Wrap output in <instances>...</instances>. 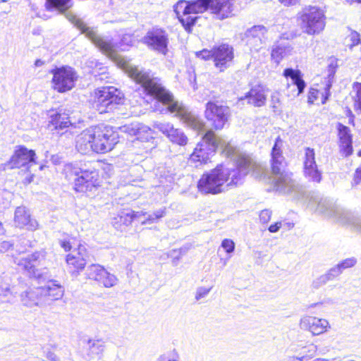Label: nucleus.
I'll return each mask as SVG.
<instances>
[{"label": "nucleus", "mask_w": 361, "mask_h": 361, "mask_svg": "<svg viewBox=\"0 0 361 361\" xmlns=\"http://www.w3.org/2000/svg\"><path fill=\"white\" fill-rule=\"evenodd\" d=\"M300 328L310 331L314 335H319L329 328V322L324 319L305 316L300 319Z\"/></svg>", "instance_id": "nucleus-25"}, {"label": "nucleus", "mask_w": 361, "mask_h": 361, "mask_svg": "<svg viewBox=\"0 0 361 361\" xmlns=\"http://www.w3.org/2000/svg\"><path fill=\"white\" fill-rule=\"evenodd\" d=\"M205 117L216 130H221L231 116L230 108L218 102L209 101L206 104Z\"/></svg>", "instance_id": "nucleus-15"}, {"label": "nucleus", "mask_w": 361, "mask_h": 361, "mask_svg": "<svg viewBox=\"0 0 361 361\" xmlns=\"http://www.w3.org/2000/svg\"><path fill=\"white\" fill-rule=\"evenodd\" d=\"M105 348L104 342L101 339H88L87 341V361L96 356L101 357Z\"/></svg>", "instance_id": "nucleus-35"}, {"label": "nucleus", "mask_w": 361, "mask_h": 361, "mask_svg": "<svg viewBox=\"0 0 361 361\" xmlns=\"http://www.w3.org/2000/svg\"><path fill=\"white\" fill-rule=\"evenodd\" d=\"M40 288L44 302L47 298L52 301L61 299L65 292L63 286L56 280H49L47 285Z\"/></svg>", "instance_id": "nucleus-31"}, {"label": "nucleus", "mask_w": 361, "mask_h": 361, "mask_svg": "<svg viewBox=\"0 0 361 361\" xmlns=\"http://www.w3.org/2000/svg\"><path fill=\"white\" fill-rule=\"evenodd\" d=\"M142 42L149 49L159 54L166 55L169 51V34L164 28L158 26L149 29L142 37Z\"/></svg>", "instance_id": "nucleus-14"}, {"label": "nucleus", "mask_w": 361, "mask_h": 361, "mask_svg": "<svg viewBox=\"0 0 361 361\" xmlns=\"http://www.w3.org/2000/svg\"><path fill=\"white\" fill-rule=\"evenodd\" d=\"M85 274L89 279L97 281L105 288H111L118 282V279L115 275L98 264H92L89 266L86 269Z\"/></svg>", "instance_id": "nucleus-18"}, {"label": "nucleus", "mask_w": 361, "mask_h": 361, "mask_svg": "<svg viewBox=\"0 0 361 361\" xmlns=\"http://www.w3.org/2000/svg\"><path fill=\"white\" fill-rule=\"evenodd\" d=\"M342 274V271L336 264L334 267L328 270L324 274L327 276L329 281H333L338 277Z\"/></svg>", "instance_id": "nucleus-44"}, {"label": "nucleus", "mask_w": 361, "mask_h": 361, "mask_svg": "<svg viewBox=\"0 0 361 361\" xmlns=\"http://www.w3.org/2000/svg\"><path fill=\"white\" fill-rule=\"evenodd\" d=\"M166 216V207H164V208H161V209H159L157 211H155L153 214H149L147 218L142 222V224H152V223H154L156 221H157L158 220H159L160 219H161L162 217L165 216Z\"/></svg>", "instance_id": "nucleus-40"}, {"label": "nucleus", "mask_w": 361, "mask_h": 361, "mask_svg": "<svg viewBox=\"0 0 361 361\" xmlns=\"http://www.w3.org/2000/svg\"><path fill=\"white\" fill-rule=\"evenodd\" d=\"M202 13L209 11L216 19L223 20L233 16L234 0H200Z\"/></svg>", "instance_id": "nucleus-16"}, {"label": "nucleus", "mask_w": 361, "mask_h": 361, "mask_svg": "<svg viewBox=\"0 0 361 361\" xmlns=\"http://www.w3.org/2000/svg\"><path fill=\"white\" fill-rule=\"evenodd\" d=\"M36 154L35 150L30 149L24 145L16 147L13 155L11 157L7 165L11 169L25 167L27 169L35 163Z\"/></svg>", "instance_id": "nucleus-17"}, {"label": "nucleus", "mask_w": 361, "mask_h": 361, "mask_svg": "<svg viewBox=\"0 0 361 361\" xmlns=\"http://www.w3.org/2000/svg\"><path fill=\"white\" fill-rule=\"evenodd\" d=\"M281 4L286 6H293L298 4L300 0H279Z\"/></svg>", "instance_id": "nucleus-57"}, {"label": "nucleus", "mask_w": 361, "mask_h": 361, "mask_svg": "<svg viewBox=\"0 0 361 361\" xmlns=\"http://www.w3.org/2000/svg\"><path fill=\"white\" fill-rule=\"evenodd\" d=\"M88 253L84 245H78L71 253L67 255L66 260L69 271L77 276L85 267L88 259Z\"/></svg>", "instance_id": "nucleus-19"}, {"label": "nucleus", "mask_w": 361, "mask_h": 361, "mask_svg": "<svg viewBox=\"0 0 361 361\" xmlns=\"http://www.w3.org/2000/svg\"><path fill=\"white\" fill-rule=\"evenodd\" d=\"M350 37L353 46L357 45L360 42V35L355 31L351 32Z\"/></svg>", "instance_id": "nucleus-54"}, {"label": "nucleus", "mask_w": 361, "mask_h": 361, "mask_svg": "<svg viewBox=\"0 0 361 361\" xmlns=\"http://www.w3.org/2000/svg\"><path fill=\"white\" fill-rule=\"evenodd\" d=\"M44 64V62L42 61L41 59H37L35 62V66L36 67L42 66Z\"/></svg>", "instance_id": "nucleus-63"}, {"label": "nucleus", "mask_w": 361, "mask_h": 361, "mask_svg": "<svg viewBox=\"0 0 361 361\" xmlns=\"http://www.w3.org/2000/svg\"><path fill=\"white\" fill-rule=\"evenodd\" d=\"M283 75L287 79L290 78L292 84L296 86L298 90L296 96H299L304 92L306 82L303 80L302 74L300 70L287 68L283 70Z\"/></svg>", "instance_id": "nucleus-33"}, {"label": "nucleus", "mask_w": 361, "mask_h": 361, "mask_svg": "<svg viewBox=\"0 0 361 361\" xmlns=\"http://www.w3.org/2000/svg\"><path fill=\"white\" fill-rule=\"evenodd\" d=\"M283 145V141L279 136L276 138L271 149V171L275 176L274 187L280 193L300 199L304 197L305 190L293 178V173L286 169V161L282 152Z\"/></svg>", "instance_id": "nucleus-2"}, {"label": "nucleus", "mask_w": 361, "mask_h": 361, "mask_svg": "<svg viewBox=\"0 0 361 361\" xmlns=\"http://www.w3.org/2000/svg\"><path fill=\"white\" fill-rule=\"evenodd\" d=\"M33 178H34V175L30 174L24 178L23 183L30 184V183H32L33 181Z\"/></svg>", "instance_id": "nucleus-61"}, {"label": "nucleus", "mask_w": 361, "mask_h": 361, "mask_svg": "<svg viewBox=\"0 0 361 361\" xmlns=\"http://www.w3.org/2000/svg\"><path fill=\"white\" fill-rule=\"evenodd\" d=\"M300 27L309 35L320 34L326 26L324 11L315 6H307L298 13Z\"/></svg>", "instance_id": "nucleus-5"}, {"label": "nucleus", "mask_w": 361, "mask_h": 361, "mask_svg": "<svg viewBox=\"0 0 361 361\" xmlns=\"http://www.w3.org/2000/svg\"><path fill=\"white\" fill-rule=\"evenodd\" d=\"M94 152L106 153L114 149L118 142V134L109 126H92Z\"/></svg>", "instance_id": "nucleus-10"}, {"label": "nucleus", "mask_w": 361, "mask_h": 361, "mask_svg": "<svg viewBox=\"0 0 361 361\" xmlns=\"http://www.w3.org/2000/svg\"><path fill=\"white\" fill-rule=\"evenodd\" d=\"M124 96L118 88L113 86L102 87L95 91L93 107L99 113L112 111L122 104Z\"/></svg>", "instance_id": "nucleus-8"}, {"label": "nucleus", "mask_w": 361, "mask_h": 361, "mask_svg": "<svg viewBox=\"0 0 361 361\" xmlns=\"http://www.w3.org/2000/svg\"><path fill=\"white\" fill-rule=\"evenodd\" d=\"M77 176L75 179L74 189L79 192L92 191L98 185L99 174L91 162H80L72 169Z\"/></svg>", "instance_id": "nucleus-7"}, {"label": "nucleus", "mask_w": 361, "mask_h": 361, "mask_svg": "<svg viewBox=\"0 0 361 361\" xmlns=\"http://www.w3.org/2000/svg\"><path fill=\"white\" fill-rule=\"evenodd\" d=\"M251 167L252 161L245 156L239 157L232 167L226 168L221 166L222 176L227 183L226 188L241 185Z\"/></svg>", "instance_id": "nucleus-9"}, {"label": "nucleus", "mask_w": 361, "mask_h": 361, "mask_svg": "<svg viewBox=\"0 0 361 361\" xmlns=\"http://www.w3.org/2000/svg\"><path fill=\"white\" fill-rule=\"evenodd\" d=\"M179 22L182 24L185 30L188 32H190L192 30V27L195 25L198 17H192L188 15L185 18L183 16L178 18Z\"/></svg>", "instance_id": "nucleus-38"}, {"label": "nucleus", "mask_w": 361, "mask_h": 361, "mask_svg": "<svg viewBox=\"0 0 361 361\" xmlns=\"http://www.w3.org/2000/svg\"><path fill=\"white\" fill-rule=\"evenodd\" d=\"M233 57V49L227 44H222L213 48V61L220 71H224L230 66Z\"/></svg>", "instance_id": "nucleus-21"}, {"label": "nucleus", "mask_w": 361, "mask_h": 361, "mask_svg": "<svg viewBox=\"0 0 361 361\" xmlns=\"http://www.w3.org/2000/svg\"><path fill=\"white\" fill-rule=\"evenodd\" d=\"M329 281H330L328 279L327 276L325 274H322L313 280L311 286L313 289L317 290L326 284Z\"/></svg>", "instance_id": "nucleus-43"}, {"label": "nucleus", "mask_w": 361, "mask_h": 361, "mask_svg": "<svg viewBox=\"0 0 361 361\" xmlns=\"http://www.w3.org/2000/svg\"><path fill=\"white\" fill-rule=\"evenodd\" d=\"M135 130V131L134 132V134L137 135L139 139L142 138V133H146V137L145 139L147 140L154 138L152 129L146 126L138 124Z\"/></svg>", "instance_id": "nucleus-39"}, {"label": "nucleus", "mask_w": 361, "mask_h": 361, "mask_svg": "<svg viewBox=\"0 0 361 361\" xmlns=\"http://www.w3.org/2000/svg\"><path fill=\"white\" fill-rule=\"evenodd\" d=\"M353 89L355 91V96L354 97L355 106L356 109L361 112V82H355L353 84Z\"/></svg>", "instance_id": "nucleus-41"}, {"label": "nucleus", "mask_w": 361, "mask_h": 361, "mask_svg": "<svg viewBox=\"0 0 361 361\" xmlns=\"http://www.w3.org/2000/svg\"><path fill=\"white\" fill-rule=\"evenodd\" d=\"M308 198V207L311 210L332 218L340 224L351 226L361 232V216L341 207L332 199L323 197L317 192H310Z\"/></svg>", "instance_id": "nucleus-3"}, {"label": "nucleus", "mask_w": 361, "mask_h": 361, "mask_svg": "<svg viewBox=\"0 0 361 361\" xmlns=\"http://www.w3.org/2000/svg\"><path fill=\"white\" fill-rule=\"evenodd\" d=\"M157 361H179L177 358L168 359L166 355H161Z\"/></svg>", "instance_id": "nucleus-59"}, {"label": "nucleus", "mask_w": 361, "mask_h": 361, "mask_svg": "<svg viewBox=\"0 0 361 361\" xmlns=\"http://www.w3.org/2000/svg\"><path fill=\"white\" fill-rule=\"evenodd\" d=\"M126 71L134 81L141 85L147 94L153 97L158 102L166 106L168 111L175 114L187 126L200 131L204 128L202 119L195 114L189 111L182 104L176 101L173 94L160 82V79L154 76L149 71L139 68L137 66L127 65Z\"/></svg>", "instance_id": "nucleus-1"}, {"label": "nucleus", "mask_w": 361, "mask_h": 361, "mask_svg": "<svg viewBox=\"0 0 361 361\" xmlns=\"http://www.w3.org/2000/svg\"><path fill=\"white\" fill-rule=\"evenodd\" d=\"M281 227V222L279 221V222H276V223L270 225L269 227L268 228V230L271 233H276V232L279 231V230L280 229Z\"/></svg>", "instance_id": "nucleus-56"}, {"label": "nucleus", "mask_w": 361, "mask_h": 361, "mask_svg": "<svg viewBox=\"0 0 361 361\" xmlns=\"http://www.w3.org/2000/svg\"><path fill=\"white\" fill-rule=\"evenodd\" d=\"M356 263L357 259L354 257H350L342 260L338 264V266L343 272L345 269L354 267Z\"/></svg>", "instance_id": "nucleus-45"}, {"label": "nucleus", "mask_w": 361, "mask_h": 361, "mask_svg": "<svg viewBox=\"0 0 361 361\" xmlns=\"http://www.w3.org/2000/svg\"><path fill=\"white\" fill-rule=\"evenodd\" d=\"M292 49L293 48L288 42L274 44L271 50V59L279 64L284 57L290 54Z\"/></svg>", "instance_id": "nucleus-34"}, {"label": "nucleus", "mask_w": 361, "mask_h": 361, "mask_svg": "<svg viewBox=\"0 0 361 361\" xmlns=\"http://www.w3.org/2000/svg\"><path fill=\"white\" fill-rule=\"evenodd\" d=\"M330 96H331V92H326V90H324V92L322 93V103L323 104H325L327 102V100L329 99Z\"/></svg>", "instance_id": "nucleus-60"}, {"label": "nucleus", "mask_w": 361, "mask_h": 361, "mask_svg": "<svg viewBox=\"0 0 361 361\" xmlns=\"http://www.w3.org/2000/svg\"><path fill=\"white\" fill-rule=\"evenodd\" d=\"M221 247L225 250V251L228 253H232L235 250V243L231 239H224L221 242Z\"/></svg>", "instance_id": "nucleus-46"}, {"label": "nucleus", "mask_w": 361, "mask_h": 361, "mask_svg": "<svg viewBox=\"0 0 361 361\" xmlns=\"http://www.w3.org/2000/svg\"><path fill=\"white\" fill-rule=\"evenodd\" d=\"M212 288H205V287H200L197 288L195 295L196 300H200V299L206 297L209 293L210 292Z\"/></svg>", "instance_id": "nucleus-49"}, {"label": "nucleus", "mask_w": 361, "mask_h": 361, "mask_svg": "<svg viewBox=\"0 0 361 361\" xmlns=\"http://www.w3.org/2000/svg\"><path fill=\"white\" fill-rule=\"evenodd\" d=\"M271 107L274 112L280 113V99L277 94H272L271 97Z\"/></svg>", "instance_id": "nucleus-47"}, {"label": "nucleus", "mask_w": 361, "mask_h": 361, "mask_svg": "<svg viewBox=\"0 0 361 361\" xmlns=\"http://www.w3.org/2000/svg\"><path fill=\"white\" fill-rule=\"evenodd\" d=\"M297 360H298L300 361H308L309 360V359L307 358V356L298 357Z\"/></svg>", "instance_id": "nucleus-64"}, {"label": "nucleus", "mask_w": 361, "mask_h": 361, "mask_svg": "<svg viewBox=\"0 0 361 361\" xmlns=\"http://www.w3.org/2000/svg\"><path fill=\"white\" fill-rule=\"evenodd\" d=\"M66 18L76 27L81 33L85 34L92 43L103 53L112 56L116 52V46L112 39L109 37H102L97 34V31L87 25L75 14L66 11Z\"/></svg>", "instance_id": "nucleus-6"}, {"label": "nucleus", "mask_w": 361, "mask_h": 361, "mask_svg": "<svg viewBox=\"0 0 361 361\" xmlns=\"http://www.w3.org/2000/svg\"><path fill=\"white\" fill-rule=\"evenodd\" d=\"M49 73L53 75V88L58 92L64 93L75 87L78 75L73 68L68 66L55 67Z\"/></svg>", "instance_id": "nucleus-12"}, {"label": "nucleus", "mask_w": 361, "mask_h": 361, "mask_svg": "<svg viewBox=\"0 0 361 361\" xmlns=\"http://www.w3.org/2000/svg\"><path fill=\"white\" fill-rule=\"evenodd\" d=\"M244 101L255 107L265 105L267 97L263 87L260 85L252 87L243 97L238 99V102H242V104H244Z\"/></svg>", "instance_id": "nucleus-29"}, {"label": "nucleus", "mask_w": 361, "mask_h": 361, "mask_svg": "<svg viewBox=\"0 0 361 361\" xmlns=\"http://www.w3.org/2000/svg\"><path fill=\"white\" fill-rule=\"evenodd\" d=\"M318 91L316 89L311 88L308 93V102L312 104L317 98Z\"/></svg>", "instance_id": "nucleus-55"}, {"label": "nucleus", "mask_w": 361, "mask_h": 361, "mask_svg": "<svg viewBox=\"0 0 361 361\" xmlns=\"http://www.w3.org/2000/svg\"><path fill=\"white\" fill-rule=\"evenodd\" d=\"M14 263L27 276L39 282L49 280L51 276L44 252H35L26 257H15Z\"/></svg>", "instance_id": "nucleus-4"}, {"label": "nucleus", "mask_w": 361, "mask_h": 361, "mask_svg": "<svg viewBox=\"0 0 361 361\" xmlns=\"http://www.w3.org/2000/svg\"><path fill=\"white\" fill-rule=\"evenodd\" d=\"M267 29L264 25H254L251 28L246 30L245 38L246 42L252 48L258 49L262 44L265 43V34Z\"/></svg>", "instance_id": "nucleus-26"}, {"label": "nucleus", "mask_w": 361, "mask_h": 361, "mask_svg": "<svg viewBox=\"0 0 361 361\" xmlns=\"http://www.w3.org/2000/svg\"><path fill=\"white\" fill-rule=\"evenodd\" d=\"M200 0L185 1L180 0L173 6V11L177 18L190 14L202 13L203 10Z\"/></svg>", "instance_id": "nucleus-27"}, {"label": "nucleus", "mask_w": 361, "mask_h": 361, "mask_svg": "<svg viewBox=\"0 0 361 361\" xmlns=\"http://www.w3.org/2000/svg\"><path fill=\"white\" fill-rule=\"evenodd\" d=\"M44 6L48 11H57L62 14L73 6V0H46Z\"/></svg>", "instance_id": "nucleus-37"}, {"label": "nucleus", "mask_w": 361, "mask_h": 361, "mask_svg": "<svg viewBox=\"0 0 361 361\" xmlns=\"http://www.w3.org/2000/svg\"><path fill=\"white\" fill-rule=\"evenodd\" d=\"M129 212L133 213L134 214H136V215H134L133 216V219H137V218H139L140 216L143 215L145 216V214H147L146 212H134L133 210H129L128 209Z\"/></svg>", "instance_id": "nucleus-62"}, {"label": "nucleus", "mask_w": 361, "mask_h": 361, "mask_svg": "<svg viewBox=\"0 0 361 361\" xmlns=\"http://www.w3.org/2000/svg\"><path fill=\"white\" fill-rule=\"evenodd\" d=\"M75 148L81 154L94 152L93 145L92 127L85 129L79 134L75 140Z\"/></svg>", "instance_id": "nucleus-30"}, {"label": "nucleus", "mask_w": 361, "mask_h": 361, "mask_svg": "<svg viewBox=\"0 0 361 361\" xmlns=\"http://www.w3.org/2000/svg\"><path fill=\"white\" fill-rule=\"evenodd\" d=\"M14 246V244L10 241H3L0 243V252H5Z\"/></svg>", "instance_id": "nucleus-51"}, {"label": "nucleus", "mask_w": 361, "mask_h": 361, "mask_svg": "<svg viewBox=\"0 0 361 361\" xmlns=\"http://www.w3.org/2000/svg\"><path fill=\"white\" fill-rule=\"evenodd\" d=\"M59 243L66 252L71 251L73 248V243L70 240H61Z\"/></svg>", "instance_id": "nucleus-52"}, {"label": "nucleus", "mask_w": 361, "mask_h": 361, "mask_svg": "<svg viewBox=\"0 0 361 361\" xmlns=\"http://www.w3.org/2000/svg\"><path fill=\"white\" fill-rule=\"evenodd\" d=\"M197 57L204 59L208 60L209 59H213V49L212 50L203 49L202 51L196 52Z\"/></svg>", "instance_id": "nucleus-48"}, {"label": "nucleus", "mask_w": 361, "mask_h": 361, "mask_svg": "<svg viewBox=\"0 0 361 361\" xmlns=\"http://www.w3.org/2000/svg\"><path fill=\"white\" fill-rule=\"evenodd\" d=\"M338 136L339 139L340 152L345 156L349 157L353 152V135L349 127L342 124L337 123Z\"/></svg>", "instance_id": "nucleus-24"}, {"label": "nucleus", "mask_w": 361, "mask_h": 361, "mask_svg": "<svg viewBox=\"0 0 361 361\" xmlns=\"http://www.w3.org/2000/svg\"><path fill=\"white\" fill-rule=\"evenodd\" d=\"M14 224L19 228L34 231L39 227L37 221L33 218L25 207H18L14 213Z\"/></svg>", "instance_id": "nucleus-22"}, {"label": "nucleus", "mask_w": 361, "mask_h": 361, "mask_svg": "<svg viewBox=\"0 0 361 361\" xmlns=\"http://www.w3.org/2000/svg\"><path fill=\"white\" fill-rule=\"evenodd\" d=\"M303 165V172L305 178L309 181L319 183L322 179V175L316 164L315 154L313 149L306 148Z\"/></svg>", "instance_id": "nucleus-20"}, {"label": "nucleus", "mask_w": 361, "mask_h": 361, "mask_svg": "<svg viewBox=\"0 0 361 361\" xmlns=\"http://www.w3.org/2000/svg\"><path fill=\"white\" fill-rule=\"evenodd\" d=\"M271 211L269 209H264L259 214V220L262 224H267L271 216Z\"/></svg>", "instance_id": "nucleus-50"}, {"label": "nucleus", "mask_w": 361, "mask_h": 361, "mask_svg": "<svg viewBox=\"0 0 361 361\" xmlns=\"http://www.w3.org/2000/svg\"><path fill=\"white\" fill-rule=\"evenodd\" d=\"M23 305L29 307L41 305L44 302L41 288H29L20 294Z\"/></svg>", "instance_id": "nucleus-32"}, {"label": "nucleus", "mask_w": 361, "mask_h": 361, "mask_svg": "<svg viewBox=\"0 0 361 361\" xmlns=\"http://www.w3.org/2000/svg\"><path fill=\"white\" fill-rule=\"evenodd\" d=\"M154 128L161 132L173 143L182 146L187 144L188 137L185 133L180 129L174 128L170 123L157 122L154 124Z\"/></svg>", "instance_id": "nucleus-23"}, {"label": "nucleus", "mask_w": 361, "mask_h": 361, "mask_svg": "<svg viewBox=\"0 0 361 361\" xmlns=\"http://www.w3.org/2000/svg\"><path fill=\"white\" fill-rule=\"evenodd\" d=\"M134 215L128 210H123L112 219L111 224L116 229L123 231V226H128L132 223Z\"/></svg>", "instance_id": "nucleus-36"}, {"label": "nucleus", "mask_w": 361, "mask_h": 361, "mask_svg": "<svg viewBox=\"0 0 361 361\" xmlns=\"http://www.w3.org/2000/svg\"><path fill=\"white\" fill-rule=\"evenodd\" d=\"M46 357L51 361H59V358L55 353L51 351H48L46 353Z\"/></svg>", "instance_id": "nucleus-58"}, {"label": "nucleus", "mask_w": 361, "mask_h": 361, "mask_svg": "<svg viewBox=\"0 0 361 361\" xmlns=\"http://www.w3.org/2000/svg\"><path fill=\"white\" fill-rule=\"evenodd\" d=\"M225 179L222 176L221 166L204 173L197 183L199 190L204 194L216 195L225 190Z\"/></svg>", "instance_id": "nucleus-13"}, {"label": "nucleus", "mask_w": 361, "mask_h": 361, "mask_svg": "<svg viewBox=\"0 0 361 361\" xmlns=\"http://www.w3.org/2000/svg\"><path fill=\"white\" fill-rule=\"evenodd\" d=\"M220 145H221V139L216 137L214 131L209 130L204 134L202 142H199L195 148L191 159L206 164L209 157L214 154Z\"/></svg>", "instance_id": "nucleus-11"}, {"label": "nucleus", "mask_w": 361, "mask_h": 361, "mask_svg": "<svg viewBox=\"0 0 361 361\" xmlns=\"http://www.w3.org/2000/svg\"><path fill=\"white\" fill-rule=\"evenodd\" d=\"M14 296L9 287L0 288V299L2 302H11Z\"/></svg>", "instance_id": "nucleus-42"}, {"label": "nucleus", "mask_w": 361, "mask_h": 361, "mask_svg": "<svg viewBox=\"0 0 361 361\" xmlns=\"http://www.w3.org/2000/svg\"><path fill=\"white\" fill-rule=\"evenodd\" d=\"M71 124V121L66 115L58 112H51L49 114L47 128L54 133H56L62 135L67 133L66 129L68 128Z\"/></svg>", "instance_id": "nucleus-28"}, {"label": "nucleus", "mask_w": 361, "mask_h": 361, "mask_svg": "<svg viewBox=\"0 0 361 361\" xmlns=\"http://www.w3.org/2000/svg\"><path fill=\"white\" fill-rule=\"evenodd\" d=\"M334 76V71L329 73L328 75L327 81L324 88V90H326V92H330V90L332 87Z\"/></svg>", "instance_id": "nucleus-53"}]
</instances>
